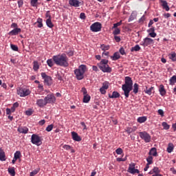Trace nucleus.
Segmentation results:
<instances>
[{
	"label": "nucleus",
	"mask_w": 176,
	"mask_h": 176,
	"mask_svg": "<svg viewBox=\"0 0 176 176\" xmlns=\"http://www.w3.org/2000/svg\"><path fill=\"white\" fill-rule=\"evenodd\" d=\"M121 33V30L119 28H115V30L113 32V35L117 36Z\"/></svg>",
	"instance_id": "79ce46f5"
},
{
	"label": "nucleus",
	"mask_w": 176,
	"mask_h": 176,
	"mask_svg": "<svg viewBox=\"0 0 176 176\" xmlns=\"http://www.w3.org/2000/svg\"><path fill=\"white\" fill-rule=\"evenodd\" d=\"M108 63V60L102 59L101 62L97 64V66L102 73H111L112 69L109 66Z\"/></svg>",
	"instance_id": "20e7f679"
},
{
	"label": "nucleus",
	"mask_w": 176,
	"mask_h": 176,
	"mask_svg": "<svg viewBox=\"0 0 176 176\" xmlns=\"http://www.w3.org/2000/svg\"><path fill=\"white\" fill-rule=\"evenodd\" d=\"M168 58L171 61L176 62V54L175 52H173L168 54Z\"/></svg>",
	"instance_id": "bb28decb"
},
{
	"label": "nucleus",
	"mask_w": 176,
	"mask_h": 176,
	"mask_svg": "<svg viewBox=\"0 0 176 176\" xmlns=\"http://www.w3.org/2000/svg\"><path fill=\"white\" fill-rule=\"evenodd\" d=\"M65 53L69 56H74V50L72 49L69 50V51H67Z\"/></svg>",
	"instance_id": "8fccbe9b"
},
{
	"label": "nucleus",
	"mask_w": 176,
	"mask_h": 176,
	"mask_svg": "<svg viewBox=\"0 0 176 176\" xmlns=\"http://www.w3.org/2000/svg\"><path fill=\"white\" fill-rule=\"evenodd\" d=\"M80 19H81L82 20H85V19H86L85 13L81 12V13L80 14Z\"/></svg>",
	"instance_id": "6e6d98bb"
},
{
	"label": "nucleus",
	"mask_w": 176,
	"mask_h": 176,
	"mask_svg": "<svg viewBox=\"0 0 176 176\" xmlns=\"http://www.w3.org/2000/svg\"><path fill=\"white\" fill-rule=\"evenodd\" d=\"M121 25H122V21H120L118 23H114V25H113V28L116 29L118 26H121Z\"/></svg>",
	"instance_id": "3c124183"
},
{
	"label": "nucleus",
	"mask_w": 176,
	"mask_h": 176,
	"mask_svg": "<svg viewBox=\"0 0 176 176\" xmlns=\"http://www.w3.org/2000/svg\"><path fill=\"white\" fill-rule=\"evenodd\" d=\"M116 153H117V155H122V149L121 148H118L117 150H116Z\"/></svg>",
	"instance_id": "5fc2aeb1"
},
{
	"label": "nucleus",
	"mask_w": 176,
	"mask_h": 176,
	"mask_svg": "<svg viewBox=\"0 0 176 176\" xmlns=\"http://www.w3.org/2000/svg\"><path fill=\"white\" fill-rule=\"evenodd\" d=\"M63 149H65L66 151H69V150L72 149V147H71V146L65 144L63 146Z\"/></svg>",
	"instance_id": "052dcab7"
},
{
	"label": "nucleus",
	"mask_w": 176,
	"mask_h": 176,
	"mask_svg": "<svg viewBox=\"0 0 176 176\" xmlns=\"http://www.w3.org/2000/svg\"><path fill=\"white\" fill-rule=\"evenodd\" d=\"M128 173H129L130 174H139L140 173V170L136 169V168H131V169H128Z\"/></svg>",
	"instance_id": "c756f323"
},
{
	"label": "nucleus",
	"mask_w": 176,
	"mask_h": 176,
	"mask_svg": "<svg viewBox=\"0 0 176 176\" xmlns=\"http://www.w3.org/2000/svg\"><path fill=\"white\" fill-rule=\"evenodd\" d=\"M6 160V155H5V152L0 148V161L4 162Z\"/></svg>",
	"instance_id": "6ab92c4d"
},
{
	"label": "nucleus",
	"mask_w": 176,
	"mask_h": 176,
	"mask_svg": "<svg viewBox=\"0 0 176 176\" xmlns=\"http://www.w3.org/2000/svg\"><path fill=\"white\" fill-rule=\"evenodd\" d=\"M162 126H163L164 129H165V130H168V129H170V125H168L167 124V122H162Z\"/></svg>",
	"instance_id": "37998d69"
},
{
	"label": "nucleus",
	"mask_w": 176,
	"mask_h": 176,
	"mask_svg": "<svg viewBox=\"0 0 176 176\" xmlns=\"http://www.w3.org/2000/svg\"><path fill=\"white\" fill-rule=\"evenodd\" d=\"M153 40L151 38H145L144 41H143V46L147 47L148 45L153 44Z\"/></svg>",
	"instance_id": "dca6fc26"
},
{
	"label": "nucleus",
	"mask_w": 176,
	"mask_h": 176,
	"mask_svg": "<svg viewBox=\"0 0 176 176\" xmlns=\"http://www.w3.org/2000/svg\"><path fill=\"white\" fill-rule=\"evenodd\" d=\"M140 137L142 140H144L146 143H149L151 142V135L146 131L140 132Z\"/></svg>",
	"instance_id": "9d476101"
},
{
	"label": "nucleus",
	"mask_w": 176,
	"mask_h": 176,
	"mask_svg": "<svg viewBox=\"0 0 176 176\" xmlns=\"http://www.w3.org/2000/svg\"><path fill=\"white\" fill-rule=\"evenodd\" d=\"M21 32V28H14L10 32H8V35L10 36H16L19 35V33Z\"/></svg>",
	"instance_id": "2eb2a0df"
},
{
	"label": "nucleus",
	"mask_w": 176,
	"mask_h": 176,
	"mask_svg": "<svg viewBox=\"0 0 176 176\" xmlns=\"http://www.w3.org/2000/svg\"><path fill=\"white\" fill-rule=\"evenodd\" d=\"M33 69L34 71L36 72L38 71V69H39L40 66H39V63L37 61H34L33 62Z\"/></svg>",
	"instance_id": "2f4dec72"
},
{
	"label": "nucleus",
	"mask_w": 176,
	"mask_h": 176,
	"mask_svg": "<svg viewBox=\"0 0 176 176\" xmlns=\"http://www.w3.org/2000/svg\"><path fill=\"white\" fill-rule=\"evenodd\" d=\"M23 3H24L23 0H18L19 8H22Z\"/></svg>",
	"instance_id": "680f3d73"
},
{
	"label": "nucleus",
	"mask_w": 176,
	"mask_h": 176,
	"mask_svg": "<svg viewBox=\"0 0 176 176\" xmlns=\"http://www.w3.org/2000/svg\"><path fill=\"white\" fill-rule=\"evenodd\" d=\"M102 24L99 22L92 23L91 25V31L92 32H99L101 31Z\"/></svg>",
	"instance_id": "6e6552de"
},
{
	"label": "nucleus",
	"mask_w": 176,
	"mask_h": 176,
	"mask_svg": "<svg viewBox=\"0 0 176 176\" xmlns=\"http://www.w3.org/2000/svg\"><path fill=\"white\" fill-rule=\"evenodd\" d=\"M148 155H153V157H157V148H151L150 152H148Z\"/></svg>",
	"instance_id": "4be33fe9"
},
{
	"label": "nucleus",
	"mask_w": 176,
	"mask_h": 176,
	"mask_svg": "<svg viewBox=\"0 0 176 176\" xmlns=\"http://www.w3.org/2000/svg\"><path fill=\"white\" fill-rule=\"evenodd\" d=\"M154 89V87H151V88L147 89V87H146V90H144L145 94H146L148 96H151L152 94V91Z\"/></svg>",
	"instance_id": "7c9ffc66"
},
{
	"label": "nucleus",
	"mask_w": 176,
	"mask_h": 176,
	"mask_svg": "<svg viewBox=\"0 0 176 176\" xmlns=\"http://www.w3.org/2000/svg\"><path fill=\"white\" fill-rule=\"evenodd\" d=\"M136 19V14L134 13L131 14L129 19H128V22H131L132 21H134V19Z\"/></svg>",
	"instance_id": "58836bf2"
},
{
	"label": "nucleus",
	"mask_w": 176,
	"mask_h": 176,
	"mask_svg": "<svg viewBox=\"0 0 176 176\" xmlns=\"http://www.w3.org/2000/svg\"><path fill=\"white\" fill-rule=\"evenodd\" d=\"M45 17L47 18V19L52 20L51 14H50V11L46 12Z\"/></svg>",
	"instance_id": "bf43d9fd"
},
{
	"label": "nucleus",
	"mask_w": 176,
	"mask_h": 176,
	"mask_svg": "<svg viewBox=\"0 0 176 176\" xmlns=\"http://www.w3.org/2000/svg\"><path fill=\"white\" fill-rule=\"evenodd\" d=\"M147 118L146 116L140 117L138 118V123H144L146 122Z\"/></svg>",
	"instance_id": "473e14b6"
},
{
	"label": "nucleus",
	"mask_w": 176,
	"mask_h": 176,
	"mask_svg": "<svg viewBox=\"0 0 176 176\" xmlns=\"http://www.w3.org/2000/svg\"><path fill=\"white\" fill-rule=\"evenodd\" d=\"M40 171V168H38L35 170H34L32 172L30 173V176H35Z\"/></svg>",
	"instance_id": "e433bc0d"
},
{
	"label": "nucleus",
	"mask_w": 176,
	"mask_h": 176,
	"mask_svg": "<svg viewBox=\"0 0 176 176\" xmlns=\"http://www.w3.org/2000/svg\"><path fill=\"white\" fill-rule=\"evenodd\" d=\"M157 113L160 115V116H164V111H163L162 109H158Z\"/></svg>",
	"instance_id": "338daca9"
},
{
	"label": "nucleus",
	"mask_w": 176,
	"mask_h": 176,
	"mask_svg": "<svg viewBox=\"0 0 176 176\" xmlns=\"http://www.w3.org/2000/svg\"><path fill=\"white\" fill-rule=\"evenodd\" d=\"M17 94L20 96V97H26L30 94V91L26 88H19V89L17 90Z\"/></svg>",
	"instance_id": "423d86ee"
},
{
	"label": "nucleus",
	"mask_w": 176,
	"mask_h": 176,
	"mask_svg": "<svg viewBox=\"0 0 176 176\" xmlns=\"http://www.w3.org/2000/svg\"><path fill=\"white\" fill-rule=\"evenodd\" d=\"M31 143L36 146H41L42 145V140L39 135L33 134L31 135Z\"/></svg>",
	"instance_id": "39448f33"
},
{
	"label": "nucleus",
	"mask_w": 176,
	"mask_h": 176,
	"mask_svg": "<svg viewBox=\"0 0 176 176\" xmlns=\"http://www.w3.org/2000/svg\"><path fill=\"white\" fill-rule=\"evenodd\" d=\"M37 106L38 107L43 108L46 106V104H50L47 101H45L44 99H37L36 103Z\"/></svg>",
	"instance_id": "ddd939ff"
},
{
	"label": "nucleus",
	"mask_w": 176,
	"mask_h": 176,
	"mask_svg": "<svg viewBox=\"0 0 176 176\" xmlns=\"http://www.w3.org/2000/svg\"><path fill=\"white\" fill-rule=\"evenodd\" d=\"M53 127H54V125H53V124L48 125V126L46 127L45 131H47V132H50V131H52Z\"/></svg>",
	"instance_id": "09e8293b"
},
{
	"label": "nucleus",
	"mask_w": 176,
	"mask_h": 176,
	"mask_svg": "<svg viewBox=\"0 0 176 176\" xmlns=\"http://www.w3.org/2000/svg\"><path fill=\"white\" fill-rule=\"evenodd\" d=\"M119 52H120V54H122V55L126 54V52L124 51V49L122 47H120Z\"/></svg>",
	"instance_id": "0e129e2a"
},
{
	"label": "nucleus",
	"mask_w": 176,
	"mask_h": 176,
	"mask_svg": "<svg viewBox=\"0 0 176 176\" xmlns=\"http://www.w3.org/2000/svg\"><path fill=\"white\" fill-rule=\"evenodd\" d=\"M8 174L12 176H15V170L14 167L8 168Z\"/></svg>",
	"instance_id": "72a5a7b5"
},
{
	"label": "nucleus",
	"mask_w": 176,
	"mask_h": 176,
	"mask_svg": "<svg viewBox=\"0 0 176 176\" xmlns=\"http://www.w3.org/2000/svg\"><path fill=\"white\" fill-rule=\"evenodd\" d=\"M135 166H136V164H135L134 162L131 163L129 164V167L128 168V170L134 169Z\"/></svg>",
	"instance_id": "4d7b16f0"
},
{
	"label": "nucleus",
	"mask_w": 176,
	"mask_h": 176,
	"mask_svg": "<svg viewBox=\"0 0 176 176\" xmlns=\"http://www.w3.org/2000/svg\"><path fill=\"white\" fill-rule=\"evenodd\" d=\"M18 132L22 134H27L28 133V128L26 126H20L18 127Z\"/></svg>",
	"instance_id": "a211bd4d"
},
{
	"label": "nucleus",
	"mask_w": 176,
	"mask_h": 176,
	"mask_svg": "<svg viewBox=\"0 0 176 176\" xmlns=\"http://www.w3.org/2000/svg\"><path fill=\"white\" fill-rule=\"evenodd\" d=\"M38 0H31L30 4L32 7H36L37 6Z\"/></svg>",
	"instance_id": "c03bdc74"
},
{
	"label": "nucleus",
	"mask_w": 176,
	"mask_h": 176,
	"mask_svg": "<svg viewBox=\"0 0 176 176\" xmlns=\"http://www.w3.org/2000/svg\"><path fill=\"white\" fill-rule=\"evenodd\" d=\"M101 89H109V82H104V83H102V86Z\"/></svg>",
	"instance_id": "49530a36"
},
{
	"label": "nucleus",
	"mask_w": 176,
	"mask_h": 176,
	"mask_svg": "<svg viewBox=\"0 0 176 176\" xmlns=\"http://www.w3.org/2000/svg\"><path fill=\"white\" fill-rule=\"evenodd\" d=\"M72 137L73 138V140L76 142H80L82 140L80 136H79L78 135V133H76L75 131L72 132Z\"/></svg>",
	"instance_id": "f3484780"
},
{
	"label": "nucleus",
	"mask_w": 176,
	"mask_h": 176,
	"mask_svg": "<svg viewBox=\"0 0 176 176\" xmlns=\"http://www.w3.org/2000/svg\"><path fill=\"white\" fill-rule=\"evenodd\" d=\"M81 92L83 93V96H84L83 102L88 103L89 102H90L91 96L88 95L86 88L85 87L82 88Z\"/></svg>",
	"instance_id": "9b49d317"
},
{
	"label": "nucleus",
	"mask_w": 176,
	"mask_h": 176,
	"mask_svg": "<svg viewBox=\"0 0 176 176\" xmlns=\"http://www.w3.org/2000/svg\"><path fill=\"white\" fill-rule=\"evenodd\" d=\"M69 6L74 8H78L79 6L83 5V3L78 0H69Z\"/></svg>",
	"instance_id": "f8f14e48"
},
{
	"label": "nucleus",
	"mask_w": 176,
	"mask_h": 176,
	"mask_svg": "<svg viewBox=\"0 0 176 176\" xmlns=\"http://www.w3.org/2000/svg\"><path fill=\"white\" fill-rule=\"evenodd\" d=\"M145 19H146L145 16L143 15L142 17H141V18L140 19V20L138 21V22L140 23H143L144 22Z\"/></svg>",
	"instance_id": "69168bd1"
},
{
	"label": "nucleus",
	"mask_w": 176,
	"mask_h": 176,
	"mask_svg": "<svg viewBox=\"0 0 176 176\" xmlns=\"http://www.w3.org/2000/svg\"><path fill=\"white\" fill-rule=\"evenodd\" d=\"M45 101L49 102V104H53L56 102V97L54 94L50 93L44 98Z\"/></svg>",
	"instance_id": "1a4fd4ad"
},
{
	"label": "nucleus",
	"mask_w": 176,
	"mask_h": 176,
	"mask_svg": "<svg viewBox=\"0 0 176 176\" xmlns=\"http://www.w3.org/2000/svg\"><path fill=\"white\" fill-rule=\"evenodd\" d=\"M53 60L56 65L60 66L62 67H68L69 66V59L65 54L54 56Z\"/></svg>",
	"instance_id": "f257e3e1"
},
{
	"label": "nucleus",
	"mask_w": 176,
	"mask_h": 176,
	"mask_svg": "<svg viewBox=\"0 0 176 176\" xmlns=\"http://www.w3.org/2000/svg\"><path fill=\"white\" fill-rule=\"evenodd\" d=\"M126 160H127L126 157H124V158L118 157V158H117V162H126Z\"/></svg>",
	"instance_id": "864d4df0"
},
{
	"label": "nucleus",
	"mask_w": 176,
	"mask_h": 176,
	"mask_svg": "<svg viewBox=\"0 0 176 176\" xmlns=\"http://www.w3.org/2000/svg\"><path fill=\"white\" fill-rule=\"evenodd\" d=\"M114 39L117 43H120V41H121V38L119 36H114Z\"/></svg>",
	"instance_id": "e2e57ef3"
},
{
	"label": "nucleus",
	"mask_w": 176,
	"mask_h": 176,
	"mask_svg": "<svg viewBox=\"0 0 176 176\" xmlns=\"http://www.w3.org/2000/svg\"><path fill=\"white\" fill-rule=\"evenodd\" d=\"M140 50V47L139 45H135L134 47H132V48L131 49V52H139Z\"/></svg>",
	"instance_id": "c9c22d12"
},
{
	"label": "nucleus",
	"mask_w": 176,
	"mask_h": 176,
	"mask_svg": "<svg viewBox=\"0 0 176 176\" xmlns=\"http://www.w3.org/2000/svg\"><path fill=\"white\" fill-rule=\"evenodd\" d=\"M80 124H81L82 127H83V131L87 130V125L85 124V122H81Z\"/></svg>",
	"instance_id": "774afa93"
},
{
	"label": "nucleus",
	"mask_w": 176,
	"mask_h": 176,
	"mask_svg": "<svg viewBox=\"0 0 176 176\" xmlns=\"http://www.w3.org/2000/svg\"><path fill=\"white\" fill-rule=\"evenodd\" d=\"M36 23H38L37 26H38V28H43V19H42L38 18L37 22L35 23V24H36Z\"/></svg>",
	"instance_id": "f704fd0d"
},
{
	"label": "nucleus",
	"mask_w": 176,
	"mask_h": 176,
	"mask_svg": "<svg viewBox=\"0 0 176 176\" xmlns=\"http://www.w3.org/2000/svg\"><path fill=\"white\" fill-rule=\"evenodd\" d=\"M54 60L52 59H48L47 63V65L50 67H52L54 66V62H53Z\"/></svg>",
	"instance_id": "ea45409f"
},
{
	"label": "nucleus",
	"mask_w": 176,
	"mask_h": 176,
	"mask_svg": "<svg viewBox=\"0 0 176 176\" xmlns=\"http://www.w3.org/2000/svg\"><path fill=\"white\" fill-rule=\"evenodd\" d=\"M160 93L161 96H166V90L164 88V85H160Z\"/></svg>",
	"instance_id": "5701e85b"
},
{
	"label": "nucleus",
	"mask_w": 176,
	"mask_h": 176,
	"mask_svg": "<svg viewBox=\"0 0 176 176\" xmlns=\"http://www.w3.org/2000/svg\"><path fill=\"white\" fill-rule=\"evenodd\" d=\"M120 97V94L117 91H113L112 95L109 94V98L111 99H116L119 98Z\"/></svg>",
	"instance_id": "aec40b11"
},
{
	"label": "nucleus",
	"mask_w": 176,
	"mask_h": 176,
	"mask_svg": "<svg viewBox=\"0 0 176 176\" xmlns=\"http://www.w3.org/2000/svg\"><path fill=\"white\" fill-rule=\"evenodd\" d=\"M20 157H21V152H20L19 151H17L15 152L14 158H13V159L19 160L20 158Z\"/></svg>",
	"instance_id": "4c0bfd02"
},
{
	"label": "nucleus",
	"mask_w": 176,
	"mask_h": 176,
	"mask_svg": "<svg viewBox=\"0 0 176 176\" xmlns=\"http://www.w3.org/2000/svg\"><path fill=\"white\" fill-rule=\"evenodd\" d=\"M124 84L122 85V90L124 91L125 98H129L130 91L133 89V80L129 76L124 78Z\"/></svg>",
	"instance_id": "f03ea898"
},
{
	"label": "nucleus",
	"mask_w": 176,
	"mask_h": 176,
	"mask_svg": "<svg viewBox=\"0 0 176 176\" xmlns=\"http://www.w3.org/2000/svg\"><path fill=\"white\" fill-rule=\"evenodd\" d=\"M46 25H47L49 28H54V24L52 23L51 19H46Z\"/></svg>",
	"instance_id": "c85d7f7f"
},
{
	"label": "nucleus",
	"mask_w": 176,
	"mask_h": 176,
	"mask_svg": "<svg viewBox=\"0 0 176 176\" xmlns=\"http://www.w3.org/2000/svg\"><path fill=\"white\" fill-rule=\"evenodd\" d=\"M160 6H162L163 9L166 10V12L170 11V7L168 6V3L166 0H160Z\"/></svg>",
	"instance_id": "4468645a"
},
{
	"label": "nucleus",
	"mask_w": 176,
	"mask_h": 176,
	"mask_svg": "<svg viewBox=\"0 0 176 176\" xmlns=\"http://www.w3.org/2000/svg\"><path fill=\"white\" fill-rule=\"evenodd\" d=\"M153 157L152 156H148L147 159L146 160L147 161L148 164H153Z\"/></svg>",
	"instance_id": "a19ab883"
},
{
	"label": "nucleus",
	"mask_w": 176,
	"mask_h": 176,
	"mask_svg": "<svg viewBox=\"0 0 176 176\" xmlns=\"http://www.w3.org/2000/svg\"><path fill=\"white\" fill-rule=\"evenodd\" d=\"M153 173L159 174L160 173V170L157 166H155L153 168Z\"/></svg>",
	"instance_id": "603ef678"
},
{
	"label": "nucleus",
	"mask_w": 176,
	"mask_h": 176,
	"mask_svg": "<svg viewBox=\"0 0 176 176\" xmlns=\"http://www.w3.org/2000/svg\"><path fill=\"white\" fill-rule=\"evenodd\" d=\"M41 78H43L44 83L47 85V86H51L52 85V78L46 75L45 72L41 73Z\"/></svg>",
	"instance_id": "0eeeda50"
},
{
	"label": "nucleus",
	"mask_w": 176,
	"mask_h": 176,
	"mask_svg": "<svg viewBox=\"0 0 176 176\" xmlns=\"http://www.w3.org/2000/svg\"><path fill=\"white\" fill-rule=\"evenodd\" d=\"M10 48H12V50L13 51L19 52V47H17L16 45H14L13 44H10Z\"/></svg>",
	"instance_id": "de8ad7c7"
},
{
	"label": "nucleus",
	"mask_w": 176,
	"mask_h": 176,
	"mask_svg": "<svg viewBox=\"0 0 176 176\" xmlns=\"http://www.w3.org/2000/svg\"><path fill=\"white\" fill-rule=\"evenodd\" d=\"M87 72V66L85 65H81L78 66V68L74 69V75L77 80H82L84 78V74Z\"/></svg>",
	"instance_id": "7ed1b4c3"
},
{
	"label": "nucleus",
	"mask_w": 176,
	"mask_h": 176,
	"mask_svg": "<svg viewBox=\"0 0 176 176\" xmlns=\"http://www.w3.org/2000/svg\"><path fill=\"white\" fill-rule=\"evenodd\" d=\"M107 89H103V88H100V93H101V94L104 95L107 94Z\"/></svg>",
	"instance_id": "13d9d810"
},
{
	"label": "nucleus",
	"mask_w": 176,
	"mask_h": 176,
	"mask_svg": "<svg viewBox=\"0 0 176 176\" xmlns=\"http://www.w3.org/2000/svg\"><path fill=\"white\" fill-rule=\"evenodd\" d=\"M175 83H176V75H174L173 77L169 78V85H175Z\"/></svg>",
	"instance_id": "cd10ccee"
},
{
	"label": "nucleus",
	"mask_w": 176,
	"mask_h": 176,
	"mask_svg": "<svg viewBox=\"0 0 176 176\" xmlns=\"http://www.w3.org/2000/svg\"><path fill=\"white\" fill-rule=\"evenodd\" d=\"M133 93L137 94L139 92V84H133V88H132Z\"/></svg>",
	"instance_id": "393cba45"
},
{
	"label": "nucleus",
	"mask_w": 176,
	"mask_h": 176,
	"mask_svg": "<svg viewBox=\"0 0 176 176\" xmlns=\"http://www.w3.org/2000/svg\"><path fill=\"white\" fill-rule=\"evenodd\" d=\"M174 148L175 146L173 144V143H168V148H166V152H168V153H172Z\"/></svg>",
	"instance_id": "412c9836"
},
{
	"label": "nucleus",
	"mask_w": 176,
	"mask_h": 176,
	"mask_svg": "<svg viewBox=\"0 0 176 176\" xmlns=\"http://www.w3.org/2000/svg\"><path fill=\"white\" fill-rule=\"evenodd\" d=\"M101 50L104 52L106 51V50H109V45H105L102 44L101 45Z\"/></svg>",
	"instance_id": "a18cd8bd"
},
{
	"label": "nucleus",
	"mask_w": 176,
	"mask_h": 176,
	"mask_svg": "<svg viewBox=\"0 0 176 176\" xmlns=\"http://www.w3.org/2000/svg\"><path fill=\"white\" fill-rule=\"evenodd\" d=\"M137 127L136 126H133V127H127L126 129V133L128 134H131L132 133H134L136 131Z\"/></svg>",
	"instance_id": "b1692460"
},
{
	"label": "nucleus",
	"mask_w": 176,
	"mask_h": 176,
	"mask_svg": "<svg viewBox=\"0 0 176 176\" xmlns=\"http://www.w3.org/2000/svg\"><path fill=\"white\" fill-rule=\"evenodd\" d=\"M120 57L121 56H120L119 52H115L114 54H113V56H111V58L112 60L116 61L117 60H119Z\"/></svg>",
	"instance_id": "a878e982"
}]
</instances>
